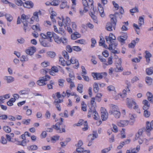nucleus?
I'll list each match as a JSON object with an SVG mask.
<instances>
[{
	"instance_id": "nucleus-1",
	"label": "nucleus",
	"mask_w": 153,
	"mask_h": 153,
	"mask_svg": "<svg viewBox=\"0 0 153 153\" xmlns=\"http://www.w3.org/2000/svg\"><path fill=\"white\" fill-rule=\"evenodd\" d=\"M119 14V13H116L114 15H110L111 19L110 22H108L106 26V29L107 30L111 31L112 30V28L115 29L117 22L116 17Z\"/></svg>"
},
{
	"instance_id": "nucleus-2",
	"label": "nucleus",
	"mask_w": 153,
	"mask_h": 153,
	"mask_svg": "<svg viewBox=\"0 0 153 153\" xmlns=\"http://www.w3.org/2000/svg\"><path fill=\"white\" fill-rule=\"evenodd\" d=\"M61 121L59 123H57L55 125L53 126V128L55 129L58 133H62L65 132V127L66 126L65 125H63L61 128H60V126L62 125V123L63 121V119L62 118H60Z\"/></svg>"
},
{
	"instance_id": "nucleus-3",
	"label": "nucleus",
	"mask_w": 153,
	"mask_h": 153,
	"mask_svg": "<svg viewBox=\"0 0 153 153\" xmlns=\"http://www.w3.org/2000/svg\"><path fill=\"white\" fill-rule=\"evenodd\" d=\"M21 21L23 25V29L25 32H26L27 29L29 28L28 24V20H30L28 16L24 14H22L21 16Z\"/></svg>"
},
{
	"instance_id": "nucleus-4",
	"label": "nucleus",
	"mask_w": 153,
	"mask_h": 153,
	"mask_svg": "<svg viewBox=\"0 0 153 153\" xmlns=\"http://www.w3.org/2000/svg\"><path fill=\"white\" fill-rule=\"evenodd\" d=\"M109 113L111 114H113L116 118H119L121 115L119 109L118 107L116 105H114L112 107L111 109L110 110Z\"/></svg>"
},
{
	"instance_id": "nucleus-5",
	"label": "nucleus",
	"mask_w": 153,
	"mask_h": 153,
	"mask_svg": "<svg viewBox=\"0 0 153 153\" xmlns=\"http://www.w3.org/2000/svg\"><path fill=\"white\" fill-rule=\"evenodd\" d=\"M50 79V77L47 75H45L44 76L40 77L39 79L37 81V83L40 86H43L46 84V82Z\"/></svg>"
},
{
	"instance_id": "nucleus-6",
	"label": "nucleus",
	"mask_w": 153,
	"mask_h": 153,
	"mask_svg": "<svg viewBox=\"0 0 153 153\" xmlns=\"http://www.w3.org/2000/svg\"><path fill=\"white\" fill-rule=\"evenodd\" d=\"M92 114L94 119L97 120L98 119L99 117L97 112L96 111V109L94 108L92 109H89L88 114V117L89 118L91 117V114Z\"/></svg>"
},
{
	"instance_id": "nucleus-7",
	"label": "nucleus",
	"mask_w": 153,
	"mask_h": 153,
	"mask_svg": "<svg viewBox=\"0 0 153 153\" xmlns=\"http://www.w3.org/2000/svg\"><path fill=\"white\" fill-rule=\"evenodd\" d=\"M39 14L40 15L41 14V12L39 10V12H34L33 13V16L31 18H30V22H29V23L33 24L34 20L38 22L39 20L38 15Z\"/></svg>"
},
{
	"instance_id": "nucleus-8",
	"label": "nucleus",
	"mask_w": 153,
	"mask_h": 153,
	"mask_svg": "<svg viewBox=\"0 0 153 153\" xmlns=\"http://www.w3.org/2000/svg\"><path fill=\"white\" fill-rule=\"evenodd\" d=\"M122 60L121 58H119L116 62L115 65L116 68V71L117 72L122 71L123 70V68L121 66Z\"/></svg>"
},
{
	"instance_id": "nucleus-9",
	"label": "nucleus",
	"mask_w": 153,
	"mask_h": 153,
	"mask_svg": "<svg viewBox=\"0 0 153 153\" xmlns=\"http://www.w3.org/2000/svg\"><path fill=\"white\" fill-rule=\"evenodd\" d=\"M101 118L102 120L104 121L107 120L108 118V113L106 112V111L104 108L102 107L101 108Z\"/></svg>"
},
{
	"instance_id": "nucleus-10",
	"label": "nucleus",
	"mask_w": 153,
	"mask_h": 153,
	"mask_svg": "<svg viewBox=\"0 0 153 153\" xmlns=\"http://www.w3.org/2000/svg\"><path fill=\"white\" fill-rule=\"evenodd\" d=\"M153 129V120L150 123L148 122L146 123V131L149 133L151 130Z\"/></svg>"
},
{
	"instance_id": "nucleus-11",
	"label": "nucleus",
	"mask_w": 153,
	"mask_h": 153,
	"mask_svg": "<svg viewBox=\"0 0 153 153\" xmlns=\"http://www.w3.org/2000/svg\"><path fill=\"white\" fill-rule=\"evenodd\" d=\"M103 73H92V75L94 80L100 79L103 78Z\"/></svg>"
},
{
	"instance_id": "nucleus-12",
	"label": "nucleus",
	"mask_w": 153,
	"mask_h": 153,
	"mask_svg": "<svg viewBox=\"0 0 153 153\" xmlns=\"http://www.w3.org/2000/svg\"><path fill=\"white\" fill-rule=\"evenodd\" d=\"M127 37L128 36L127 34L125 33L123 36H118L117 37V39L123 45L125 43V41L127 39Z\"/></svg>"
},
{
	"instance_id": "nucleus-13",
	"label": "nucleus",
	"mask_w": 153,
	"mask_h": 153,
	"mask_svg": "<svg viewBox=\"0 0 153 153\" xmlns=\"http://www.w3.org/2000/svg\"><path fill=\"white\" fill-rule=\"evenodd\" d=\"M36 48L35 47H30L28 49L26 50V53L27 54L32 55L36 51Z\"/></svg>"
},
{
	"instance_id": "nucleus-14",
	"label": "nucleus",
	"mask_w": 153,
	"mask_h": 153,
	"mask_svg": "<svg viewBox=\"0 0 153 153\" xmlns=\"http://www.w3.org/2000/svg\"><path fill=\"white\" fill-rule=\"evenodd\" d=\"M23 6L25 7L28 8H32L33 7V4L32 2L30 1H28L23 3Z\"/></svg>"
},
{
	"instance_id": "nucleus-15",
	"label": "nucleus",
	"mask_w": 153,
	"mask_h": 153,
	"mask_svg": "<svg viewBox=\"0 0 153 153\" xmlns=\"http://www.w3.org/2000/svg\"><path fill=\"white\" fill-rule=\"evenodd\" d=\"M128 123V121L127 120H123L117 122V124L120 127H124L127 126Z\"/></svg>"
},
{
	"instance_id": "nucleus-16",
	"label": "nucleus",
	"mask_w": 153,
	"mask_h": 153,
	"mask_svg": "<svg viewBox=\"0 0 153 153\" xmlns=\"http://www.w3.org/2000/svg\"><path fill=\"white\" fill-rule=\"evenodd\" d=\"M143 103L144 105L143 108V110H148L149 108L150 104L148 101L144 100L143 101Z\"/></svg>"
},
{
	"instance_id": "nucleus-17",
	"label": "nucleus",
	"mask_w": 153,
	"mask_h": 153,
	"mask_svg": "<svg viewBox=\"0 0 153 153\" xmlns=\"http://www.w3.org/2000/svg\"><path fill=\"white\" fill-rule=\"evenodd\" d=\"M39 41L41 45L44 47H49L50 46L49 44L47 42V41L45 39L43 38L39 39Z\"/></svg>"
},
{
	"instance_id": "nucleus-18",
	"label": "nucleus",
	"mask_w": 153,
	"mask_h": 153,
	"mask_svg": "<svg viewBox=\"0 0 153 153\" xmlns=\"http://www.w3.org/2000/svg\"><path fill=\"white\" fill-rule=\"evenodd\" d=\"M30 89L27 88H25L24 89L20 90L19 92V94L20 95H28L30 92Z\"/></svg>"
},
{
	"instance_id": "nucleus-19",
	"label": "nucleus",
	"mask_w": 153,
	"mask_h": 153,
	"mask_svg": "<svg viewBox=\"0 0 153 153\" xmlns=\"http://www.w3.org/2000/svg\"><path fill=\"white\" fill-rule=\"evenodd\" d=\"M81 36V35L77 32H74L73 34H72L71 36V39L75 40Z\"/></svg>"
},
{
	"instance_id": "nucleus-20",
	"label": "nucleus",
	"mask_w": 153,
	"mask_h": 153,
	"mask_svg": "<svg viewBox=\"0 0 153 153\" xmlns=\"http://www.w3.org/2000/svg\"><path fill=\"white\" fill-rule=\"evenodd\" d=\"M146 95L148 97V100L150 103H153V96L152 94L149 92H148Z\"/></svg>"
},
{
	"instance_id": "nucleus-21",
	"label": "nucleus",
	"mask_w": 153,
	"mask_h": 153,
	"mask_svg": "<svg viewBox=\"0 0 153 153\" xmlns=\"http://www.w3.org/2000/svg\"><path fill=\"white\" fill-rule=\"evenodd\" d=\"M53 39L55 42L58 44H60L61 43V37H60L59 36H57L56 34L54 35V37Z\"/></svg>"
},
{
	"instance_id": "nucleus-22",
	"label": "nucleus",
	"mask_w": 153,
	"mask_h": 153,
	"mask_svg": "<svg viewBox=\"0 0 153 153\" xmlns=\"http://www.w3.org/2000/svg\"><path fill=\"white\" fill-rule=\"evenodd\" d=\"M132 99H130L128 98H127L126 100V103L128 107L131 109L132 106V104H131L132 103Z\"/></svg>"
},
{
	"instance_id": "nucleus-23",
	"label": "nucleus",
	"mask_w": 153,
	"mask_h": 153,
	"mask_svg": "<svg viewBox=\"0 0 153 153\" xmlns=\"http://www.w3.org/2000/svg\"><path fill=\"white\" fill-rule=\"evenodd\" d=\"M132 99H130L128 98H127L126 100V103L128 107L131 109L132 106V104H131L132 103Z\"/></svg>"
},
{
	"instance_id": "nucleus-24",
	"label": "nucleus",
	"mask_w": 153,
	"mask_h": 153,
	"mask_svg": "<svg viewBox=\"0 0 153 153\" xmlns=\"http://www.w3.org/2000/svg\"><path fill=\"white\" fill-rule=\"evenodd\" d=\"M71 62V64H76L77 62V64L76 65V67H75V68H78L79 66V64L78 63V61L75 59V58L74 57H73L71 58L70 59Z\"/></svg>"
},
{
	"instance_id": "nucleus-25",
	"label": "nucleus",
	"mask_w": 153,
	"mask_h": 153,
	"mask_svg": "<svg viewBox=\"0 0 153 153\" xmlns=\"http://www.w3.org/2000/svg\"><path fill=\"white\" fill-rule=\"evenodd\" d=\"M5 79L8 83L12 82L14 80V78L11 76H6L5 77Z\"/></svg>"
},
{
	"instance_id": "nucleus-26",
	"label": "nucleus",
	"mask_w": 153,
	"mask_h": 153,
	"mask_svg": "<svg viewBox=\"0 0 153 153\" xmlns=\"http://www.w3.org/2000/svg\"><path fill=\"white\" fill-rule=\"evenodd\" d=\"M146 83L149 85H151L152 83V79L149 76H146L145 78Z\"/></svg>"
},
{
	"instance_id": "nucleus-27",
	"label": "nucleus",
	"mask_w": 153,
	"mask_h": 153,
	"mask_svg": "<svg viewBox=\"0 0 153 153\" xmlns=\"http://www.w3.org/2000/svg\"><path fill=\"white\" fill-rule=\"evenodd\" d=\"M146 72L147 74L150 75L153 73V67H150L149 68H147L146 69Z\"/></svg>"
},
{
	"instance_id": "nucleus-28",
	"label": "nucleus",
	"mask_w": 153,
	"mask_h": 153,
	"mask_svg": "<svg viewBox=\"0 0 153 153\" xmlns=\"http://www.w3.org/2000/svg\"><path fill=\"white\" fill-rule=\"evenodd\" d=\"M91 107L89 109H92L94 108L95 109L96 107V102H95V98L94 97H92L91 100Z\"/></svg>"
},
{
	"instance_id": "nucleus-29",
	"label": "nucleus",
	"mask_w": 153,
	"mask_h": 153,
	"mask_svg": "<svg viewBox=\"0 0 153 153\" xmlns=\"http://www.w3.org/2000/svg\"><path fill=\"white\" fill-rule=\"evenodd\" d=\"M112 59V57L111 56L109 57L108 59V63H103V66H104V65L107 66L108 65H111L113 63V61Z\"/></svg>"
},
{
	"instance_id": "nucleus-30",
	"label": "nucleus",
	"mask_w": 153,
	"mask_h": 153,
	"mask_svg": "<svg viewBox=\"0 0 153 153\" xmlns=\"http://www.w3.org/2000/svg\"><path fill=\"white\" fill-rule=\"evenodd\" d=\"M98 10L99 12L100 16L102 17H103L105 16V14L104 13V10L103 7L101 6H100L98 8Z\"/></svg>"
},
{
	"instance_id": "nucleus-31",
	"label": "nucleus",
	"mask_w": 153,
	"mask_h": 153,
	"mask_svg": "<svg viewBox=\"0 0 153 153\" xmlns=\"http://www.w3.org/2000/svg\"><path fill=\"white\" fill-rule=\"evenodd\" d=\"M136 117V115L133 114H130L129 117L130 119L131 120H133V121H132L130 123V124L132 125L133 124L134 122V119Z\"/></svg>"
},
{
	"instance_id": "nucleus-32",
	"label": "nucleus",
	"mask_w": 153,
	"mask_h": 153,
	"mask_svg": "<svg viewBox=\"0 0 153 153\" xmlns=\"http://www.w3.org/2000/svg\"><path fill=\"white\" fill-rule=\"evenodd\" d=\"M61 43H62L63 45H66L68 44V41L67 39L65 37H61Z\"/></svg>"
},
{
	"instance_id": "nucleus-33",
	"label": "nucleus",
	"mask_w": 153,
	"mask_h": 153,
	"mask_svg": "<svg viewBox=\"0 0 153 153\" xmlns=\"http://www.w3.org/2000/svg\"><path fill=\"white\" fill-rule=\"evenodd\" d=\"M93 87L94 92L95 93L98 92L99 90L98 84L97 83H95L93 85Z\"/></svg>"
},
{
	"instance_id": "nucleus-34",
	"label": "nucleus",
	"mask_w": 153,
	"mask_h": 153,
	"mask_svg": "<svg viewBox=\"0 0 153 153\" xmlns=\"http://www.w3.org/2000/svg\"><path fill=\"white\" fill-rule=\"evenodd\" d=\"M7 21L11 22L13 19V18L12 15L9 14H6L5 15Z\"/></svg>"
},
{
	"instance_id": "nucleus-35",
	"label": "nucleus",
	"mask_w": 153,
	"mask_h": 153,
	"mask_svg": "<svg viewBox=\"0 0 153 153\" xmlns=\"http://www.w3.org/2000/svg\"><path fill=\"white\" fill-rule=\"evenodd\" d=\"M112 46L111 45H109L108 49L109 50H111V52L114 53H120V51L113 49Z\"/></svg>"
},
{
	"instance_id": "nucleus-36",
	"label": "nucleus",
	"mask_w": 153,
	"mask_h": 153,
	"mask_svg": "<svg viewBox=\"0 0 153 153\" xmlns=\"http://www.w3.org/2000/svg\"><path fill=\"white\" fill-rule=\"evenodd\" d=\"M92 137H91V135H88V140L89 142V143L88 144V146H91L92 143V141L94 140V138H92Z\"/></svg>"
},
{
	"instance_id": "nucleus-37",
	"label": "nucleus",
	"mask_w": 153,
	"mask_h": 153,
	"mask_svg": "<svg viewBox=\"0 0 153 153\" xmlns=\"http://www.w3.org/2000/svg\"><path fill=\"white\" fill-rule=\"evenodd\" d=\"M83 85L82 84L78 85L77 88V91L80 93H82V92Z\"/></svg>"
},
{
	"instance_id": "nucleus-38",
	"label": "nucleus",
	"mask_w": 153,
	"mask_h": 153,
	"mask_svg": "<svg viewBox=\"0 0 153 153\" xmlns=\"http://www.w3.org/2000/svg\"><path fill=\"white\" fill-rule=\"evenodd\" d=\"M89 135H91L92 138H94V140L97 137L98 134L97 133V131H93V134H90Z\"/></svg>"
},
{
	"instance_id": "nucleus-39",
	"label": "nucleus",
	"mask_w": 153,
	"mask_h": 153,
	"mask_svg": "<svg viewBox=\"0 0 153 153\" xmlns=\"http://www.w3.org/2000/svg\"><path fill=\"white\" fill-rule=\"evenodd\" d=\"M4 130L7 133L10 132L11 129L8 126H4L3 127Z\"/></svg>"
},
{
	"instance_id": "nucleus-40",
	"label": "nucleus",
	"mask_w": 153,
	"mask_h": 153,
	"mask_svg": "<svg viewBox=\"0 0 153 153\" xmlns=\"http://www.w3.org/2000/svg\"><path fill=\"white\" fill-rule=\"evenodd\" d=\"M75 42L79 43L81 44L85 45L86 44V41L84 39L77 40L75 41Z\"/></svg>"
},
{
	"instance_id": "nucleus-41",
	"label": "nucleus",
	"mask_w": 153,
	"mask_h": 153,
	"mask_svg": "<svg viewBox=\"0 0 153 153\" xmlns=\"http://www.w3.org/2000/svg\"><path fill=\"white\" fill-rule=\"evenodd\" d=\"M54 82L53 80H51L50 81V83L48 84L47 85V87L49 89H52L53 88L52 85H54Z\"/></svg>"
},
{
	"instance_id": "nucleus-42",
	"label": "nucleus",
	"mask_w": 153,
	"mask_h": 153,
	"mask_svg": "<svg viewBox=\"0 0 153 153\" xmlns=\"http://www.w3.org/2000/svg\"><path fill=\"white\" fill-rule=\"evenodd\" d=\"M55 1H52L51 3V4L54 6H57L59 5L60 1L59 0H55Z\"/></svg>"
},
{
	"instance_id": "nucleus-43",
	"label": "nucleus",
	"mask_w": 153,
	"mask_h": 153,
	"mask_svg": "<svg viewBox=\"0 0 153 153\" xmlns=\"http://www.w3.org/2000/svg\"><path fill=\"white\" fill-rule=\"evenodd\" d=\"M105 39L107 42L110 44L109 45H112L113 42V40L111 39V38H110L109 36H106Z\"/></svg>"
},
{
	"instance_id": "nucleus-44",
	"label": "nucleus",
	"mask_w": 153,
	"mask_h": 153,
	"mask_svg": "<svg viewBox=\"0 0 153 153\" xmlns=\"http://www.w3.org/2000/svg\"><path fill=\"white\" fill-rule=\"evenodd\" d=\"M47 54L49 57L51 58H53L56 56V53L55 52L53 51L48 52Z\"/></svg>"
},
{
	"instance_id": "nucleus-45",
	"label": "nucleus",
	"mask_w": 153,
	"mask_h": 153,
	"mask_svg": "<svg viewBox=\"0 0 153 153\" xmlns=\"http://www.w3.org/2000/svg\"><path fill=\"white\" fill-rule=\"evenodd\" d=\"M136 43L135 40H133L131 41V42L128 44V47L129 48H134Z\"/></svg>"
},
{
	"instance_id": "nucleus-46",
	"label": "nucleus",
	"mask_w": 153,
	"mask_h": 153,
	"mask_svg": "<svg viewBox=\"0 0 153 153\" xmlns=\"http://www.w3.org/2000/svg\"><path fill=\"white\" fill-rule=\"evenodd\" d=\"M130 12L131 13H134L138 12H139V10L137 7H135L134 8L130 9Z\"/></svg>"
},
{
	"instance_id": "nucleus-47",
	"label": "nucleus",
	"mask_w": 153,
	"mask_h": 153,
	"mask_svg": "<svg viewBox=\"0 0 153 153\" xmlns=\"http://www.w3.org/2000/svg\"><path fill=\"white\" fill-rule=\"evenodd\" d=\"M112 147L110 146L108 148H105L101 150V153H107L108 152L111 150Z\"/></svg>"
},
{
	"instance_id": "nucleus-48",
	"label": "nucleus",
	"mask_w": 153,
	"mask_h": 153,
	"mask_svg": "<svg viewBox=\"0 0 153 153\" xmlns=\"http://www.w3.org/2000/svg\"><path fill=\"white\" fill-rule=\"evenodd\" d=\"M62 54L66 59H69V55L66 51H63L62 52Z\"/></svg>"
},
{
	"instance_id": "nucleus-49",
	"label": "nucleus",
	"mask_w": 153,
	"mask_h": 153,
	"mask_svg": "<svg viewBox=\"0 0 153 153\" xmlns=\"http://www.w3.org/2000/svg\"><path fill=\"white\" fill-rule=\"evenodd\" d=\"M37 149V146L36 145H33L30 146V149L29 150L31 151L35 150Z\"/></svg>"
},
{
	"instance_id": "nucleus-50",
	"label": "nucleus",
	"mask_w": 153,
	"mask_h": 153,
	"mask_svg": "<svg viewBox=\"0 0 153 153\" xmlns=\"http://www.w3.org/2000/svg\"><path fill=\"white\" fill-rule=\"evenodd\" d=\"M55 34V33H52L51 32H47L46 35L47 36V37L48 38H52L53 37L54 35Z\"/></svg>"
},
{
	"instance_id": "nucleus-51",
	"label": "nucleus",
	"mask_w": 153,
	"mask_h": 153,
	"mask_svg": "<svg viewBox=\"0 0 153 153\" xmlns=\"http://www.w3.org/2000/svg\"><path fill=\"white\" fill-rule=\"evenodd\" d=\"M30 121V119H28L27 120H23L22 122V123L26 125H28L29 124Z\"/></svg>"
},
{
	"instance_id": "nucleus-52",
	"label": "nucleus",
	"mask_w": 153,
	"mask_h": 153,
	"mask_svg": "<svg viewBox=\"0 0 153 153\" xmlns=\"http://www.w3.org/2000/svg\"><path fill=\"white\" fill-rule=\"evenodd\" d=\"M28 60L27 56H22L20 58V61L21 62L27 61Z\"/></svg>"
},
{
	"instance_id": "nucleus-53",
	"label": "nucleus",
	"mask_w": 153,
	"mask_h": 153,
	"mask_svg": "<svg viewBox=\"0 0 153 153\" xmlns=\"http://www.w3.org/2000/svg\"><path fill=\"white\" fill-rule=\"evenodd\" d=\"M49 69L47 68H44L41 70V73L43 74H45L49 71Z\"/></svg>"
},
{
	"instance_id": "nucleus-54",
	"label": "nucleus",
	"mask_w": 153,
	"mask_h": 153,
	"mask_svg": "<svg viewBox=\"0 0 153 153\" xmlns=\"http://www.w3.org/2000/svg\"><path fill=\"white\" fill-rule=\"evenodd\" d=\"M65 81V80L64 79H59L58 81L59 85L61 87H63V84Z\"/></svg>"
},
{
	"instance_id": "nucleus-55",
	"label": "nucleus",
	"mask_w": 153,
	"mask_h": 153,
	"mask_svg": "<svg viewBox=\"0 0 153 153\" xmlns=\"http://www.w3.org/2000/svg\"><path fill=\"white\" fill-rule=\"evenodd\" d=\"M139 24L141 26L144 24V19L142 17L140 16L139 17Z\"/></svg>"
},
{
	"instance_id": "nucleus-56",
	"label": "nucleus",
	"mask_w": 153,
	"mask_h": 153,
	"mask_svg": "<svg viewBox=\"0 0 153 153\" xmlns=\"http://www.w3.org/2000/svg\"><path fill=\"white\" fill-rule=\"evenodd\" d=\"M32 28L33 30H36L37 31H40L39 26L37 25H33Z\"/></svg>"
},
{
	"instance_id": "nucleus-57",
	"label": "nucleus",
	"mask_w": 153,
	"mask_h": 153,
	"mask_svg": "<svg viewBox=\"0 0 153 153\" xmlns=\"http://www.w3.org/2000/svg\"><path fill=\"white\" fill-rule=\"evenodd\" d=\"M83 120L82 119L80 120L78 122L77 124H75L74 125V126H79L83 124Z\"/></svg>"
},
{
	"instance_id": "nucleus-58",
	"label": "nucleus",
	"mask_w": 153,
	"mask_h": 153,
	"mask_svg": "<svg viewBox=\"0 0 153 153\" xmlns=\"http://www.w3.org/2000/svg\"><path fill=\"white\" fill-rule=\"evenodd\" d=\"M73 49L74 51H81V49L78 46H73Z\"/></svg>"
},
{
	"instance_id": "nucleus-59",
	"label": "nucleus",
	"mask_w": 153,
	"mask_h": 153,
	"mask_svg": "<svg viewBox=\"0 0 153 153\" xmlns=\"http://www.w3.org/2000/svg\"><path fill=\"white\" fill-rule=\"evenodd\" d=\"M83 124L84 125L85 127L82 128V130L83 131H86L88 128V123L86 121H84L83 122Z\"/></svg>"
},
{
	"instance_id": "nucleus-60",
	"label": "nucleus",
	"mask_w": 153,
	"mask_h": 153,
	"mask_svg": "<svg viewBox=\"0 0 153 153\" xmlns=\"http://www.w3.org/2000/svg\"><path fill=\"white\" fill-rule=\"evenodd\" d=\"M144 115L146 117H149L150 115V112L147 110H144Z\"/></svg>"
},
{
	"instance_id": "nucleus-61",
	"label": "nucleus",
	"mask_w": 153,
	"mask_h": 153,
	"mask_svg": "<svg viewBox=\"0 0 153 153\" xmlns=\"http://www.w3.org/2000/svg\"><path fill=\"white\" fill-rule=\"evenodd\" d=\"M66 50L69 53H71L72 51L73 48L70 45H67L66 47Z\"/></svg>"
},
{
	"instance_id": "nucleus-62",
	"label": "nucleus",
	"mask_w": 153,
	"mask_h": 153,
	"mask_svg": "<svg viewBox=\"0 0 153 153\" xmlns=\"http://www.w3.org/2000/svg\"><path fill=\"white\" fill-rule=\"evenodd\" d=\"M16 4L18 6H21L23 3L21 0H15Z\"/></svg>"
},
{
	"instance_id": "nucleus-63",
	"label": "nucleus",
	"mask_w": 153,
	"mask_h": 153,
	"mask_svg": "<svg viewBox=\"0 0 153 153\" xmlns=\"http://www.w3.org/2000/svg\"><path fill=\"white\" fill-rule=\"evenodd\" d=\"M59 61L61 62V63L62 65L63 66L65 65V61L64 59L62 57H59Z\"/></svg>"
},
{
	"instance_id": "nucleus-64",
	"label": "nucleus",
	"mask_w": 153,
	"mask_h": 153,
	"mask_svg": "<svg viewBox=\"0 0 153 153\" xmlns=\"http://www.w3.org/2000/svg\"><path fill=\"white\" fill-rule=\"evenodd\" d=\"M82 145L83 143L82 141L81 140H79L78 142V143L75 144V146L76 147H80L82 146Z\"/></svg>"
}]
</instances>
